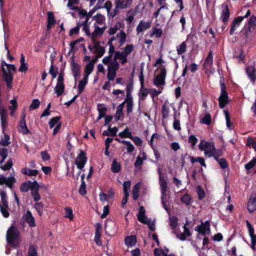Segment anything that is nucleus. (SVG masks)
<instances>
[{"instance_id":"obj_63","label":"nucleus","mask_w":256,"mask_h":256,"mask_svg":"<svg viewBox=\"0 0 256 256\" xmlns=\"http://www.w3.org/2000/svg\"><path fill=\"white\" fill-rule=\"evenodd\" d=\"M86 184L84 182H82L80 186L78 192L82 196H84L86 194Z\"/></svg>"},{"instance_id":"obj_46","label":"nucleus","mask_w":256,"mask_h":256,"mask_svg":"<svg viewBox=\"0 0 256 256\" xmlns=\"http://www.w3.org/2000/svg\"><path fill=\"white\" fill-rule=\"evenodd\" d=\"M178 219L176 216H172L170 218V226L172 230H175L178 226Z\"/></svg>"},{"instance_id":"obj_32","label":"nucleus","mask_w":256,"mask_h":256,"mask_svg":"<svg viewBox=\"0 0 256 256\" xmlns=\"http://www.w3.org/2000/svg\"><path fill=\"white\" fill-rule=\"evenodd\" d=\"M140 184H136L132 190V198L134 200H136L139 196Z\"/></svg>"},{"instance_id":"obj_52","label":"nucleus","mask_w":256,"mask_h":256,"mask_svg":"<svg viewBox=\"0 0 256 256\" xmlns=\"http://www.w3.org/2000/svg\"><path fill=\"white\" fill-rule=\"evenodd\" d=\"M216 160L218 162L222 168L224 169L228 168V163L224 158H218V160Z\"/></svg>"},{"instance_id":"obj_3","label":"nucleus","mask_w":256,"mask_h":256,"mask_svg":"<svg viewBox=\"0 0 256 256\" xmlns=\"http://www.w3.org/2000/svg\"><path fill=\"white\" fill-rule=\"evenodd\" d=\"M158 173L159 175V183L160 188V192L162 194V202L164 208L168 212L169 208L166 205L164 201V198L166 196V192L168 189V182L166 180H165L162 176V172L158 168Z\"/></svg>"},{"instance_id":"obj_55","label":"nucleus","mask_w":256,"mask_h":256,"mask_svg":"<svg viewBox=\"0 0 256 256\" xmlns=\"http://www.w3.org/2000/svg\"><path fill=\"white\" fill-rule=\"evenodd\" d=\"M65 213H66V217L70 219V220H72L74 218L73 212L72 210L70 208L66 207L64 208Z\"/></svg>"},{"instance_id":"obj_59","label":"nucleus","mask_w":256,"mask_h":256,"mask_svg":"<svg viewBox=\"0 0 256 256\" xmlns=\"http://www.w3.org/2000/svg\"><path fill=\"white\" fill-rule=\"evenodd\" d=\"M188 142L191 144L192 147L193 148L198 142V139L194 135H190L188 137Z\"/></svg>"},{"instance_id":"obj_12","label":"nucleus","mask_w":256,"mask_h":256,"mask_svg":"<svg viewBox=\"0 0 256 256\" xmlns=\"http://www.w3.org/2000/svg\"><path fill=\"white\" fill-rule=\"evenodd\" d=\"M72 61L70 62V65L72 66V70L73 74V76L76 80L78 77L80 75V66L77 63L75 62L74 60V56H72L71 57Z\"/></svg>"},{"instance_id":"obj_19","label":"nucleus","mask_w":256,"mask_h":256,"mask_svg":"<svg viewBox=\"0 0 256 256\" xmlns=\"http://www.w3.org/2000/svg\"><path fill=\"white\" fill-rule=\"evenodd\" d=\"M48 16V24L46 25V28L48 30H50L52 26L56 24V20L54 18V14L52 12H47Z\"/></svg>"},{"instance_id":"obj_15","label":"nucleus","mask_w":256,"mask_h":256,"mask_svg":"<svg viewBox=\"0 0 256 256\" xmlns=\"http://www.w3.org/2000/svg\"><path fill=\"white\" fill-rule=\"evenodd\" d=\"M132 1V0H115L114 4L116 6V8L124 9L130 6Z\"/></svg>"},{"instance_id":"obj_34","label":"nucleus","mask_w":256,"mask_h":256,"mask_svg":"<svg viewBox=\"0 0 256 256\" xmlns=\"http://www.w3.org/2000/svg\"><path fill=\"white\" fill-rule=\"evenodd\" d=\"M118 136L121 138H129L132 136L131 132L128 128H126L122 132L118 134Z\"/></svg>"},{"instance_id":"obj_47","label":"nucleus","mask_w":256,"mask_h":256,"mask_svg":"<svg viewBox=\"0 0 256 256\" xmlns=\"http://www.w3.org/2000/svg\"><path fill=\"white\" fill-rule=\"evenodd\" d=\"M28 256H38L36 248L34 245H30L28 252Z\"/></svg>"},{"instance_id":"obj_11","label":"nucleus","mask_w":256,"mask_h":256,"mask_svg":"<svg viewBox=\"0 0 256 256\" xmlns=\"http://www.w3.org/2000/svg\"><path fill=\"white\" fill-rule=\"evenodd\" d=\"M247 208L250 213L253 212L256 210V194H252L248 202Z\"/></svg>"},{"instance_id":"obj_16","label":"nucleus","mask_w":256,"mask_h":256,"mask_svg":"<svg viewBox=\"0 0 256 256\" xmlns=\"http://www.w3.org/2000/svg\"><path fill=\"white\" fill-rule=\"evenodd\" d=\"M246 72L252 82L254 83L256 80V69L253 66L246 68Z\"/></svg>"},{"instance_id":"obj_10","label":"nucleus","mask_w":256,"mask_h":256,"mask_svg":"<svg viewBox=\"0 0 256 256\" xmlns=\"http://www.w3.org/2000/svg\"><path fill=\"white\" fill-rule=\"evenodd\" d=\"M26 114L24 113L22 116L21 118L18 126V130L19 132L22 133L23 135H26L30 133V131L28 129L26 122L25 120Z\"/></svg>"},{"instance_id":"obj_42","label":"nucleus","mask_w":256,"mask_h":256,"mask_svg":"<svg viewBox=\"0 0 256 256\" xmlns=\"http://www.w3.org/2000/svg\"><path fill=\"white\" fill-rule=\"evenodd\" d=\"M60 119V116H55L50 119L48 124L50 128H53L56 124L59 123Z\"/></svg>"},{"instance_id":"obj_2","label":"nucleus","mask_w":256,"mask_h":256,"mask_svg":"<svg viewBox=\"0 0 256 256\" xmlns=\"http://www.w3.org/2000/svg\"><path fill=\"white\" fill-rule=\"evenodd\" d=\"M1 62L2 78L6 83L7 88L10 90L12 88L14 78L12 72H16V68L14 64H7L4 60H2Z\"/></svg>"},{"instance_id":"obj_49","label":"nucleus","mask_w":256,"mask_h":256,"mask_svg":"<svg viewBox=\"0 0 256 256\" xmlns=\"http://www.w3.org/2000/svg\"><path fill=\"white\" fill-rule=\"evenodd\" d=\"M122 144H124L126 146V150L128 153L132 152L134 150V146L130 142L127 140H123L122 142Z\"/></svg>"},{"instance_id":"obj_36","label":"nucleus","mask_w":256,"mask_h":256,"mask_svg":"<svg viewBox=\"0 0 256 256\" xmlns=\"http://www.w3.org/2000/svg\"><path fill=\"white\" fill-rule=\"evenodd\" d=\"M120 164L116 160H114L111 166V170L114 173H118L120 170Z\"/></svg>"},{"instance_id":"obj_23","label":"nucleus","mask_w":256,"mask_h":256,"mask_svg":"<svg viewBox=\"0 0 256 256\" xmlns=\"http://www.w3.org/2000/svg\"><path fill=\"white\" fill-rule=\"evenodd\" d=\"M21 172L23 174L32 176H37L39 172L36 170H30L26 168H24L21 170Z\"/></svg>"},{"instance_id":"obj_31","label":"nucleus","mask_w":256,"mask_h":256,"mask_svg":"<svg viewBox=\"0 0 256 256\" xmlns=\"http://www.w3.org/2000/svg\"><path fill=\"white\" fill-rule=\"evenodd\" d=\"M4 136L2 138L0 141V145L4 146H6L10 144V136L7 134H4Z\"/></svg>"},{"instance_id":"obj_21","label":"nucleus","mask_w":256,"mask_h":256,"mask_svg":"<svg viewBox=\"0 0 256 256\" xmlns=\"http://www.w3.org/2000/svg\"><path fill=\"white\" fill-rule=\"evenodd\" d=\"M151 26L150 22H144L141 20L136 27V30L138 33H140L144 30L149 28Z\"/></svg>"},{"instance_id":"obj_20","label":"nucleus","mask_w":256,"mask_h":256,"mask_svg":"<svg viewBox=\"0 0 256 256\" xmlns=\"http://www.w3.org/2000/svg\"><path fill=\"white\" fill-rule=\"evenodd\" d=\"M25 220L30 227H34L36 226L34 218L29 210L26 211Z\"/></svg>"},{"instance_id":"obj_28","label":"nucleus","mask_w":256,"mask_h":256,"mask_svg":"<svg viewBox=\"0 0 256 256\" xmlns=\"http://www.w3.org/2000/svg\"><path fill=\"white\" fill-rule=\"evenodd\" d=\"M176 51L178 55H182L186 51V42H183L176 46Z\"/></svg>"},{"instance_id":"obj_1","label":"nucleus","mask_w":256,"mask_h":256,"mask_svg":"<svg viewBox=\"0 0 256 256\" xmlns=\"http://www.w3.org/2000/svg\"><path fill=\"white\" fill-rule=\"evenodd\" d=\"M7 244L14 248H18L22 242L20 234L18 228L12 225L8 230L6 234Z\"/></svg>"},{"instance_id":"obj_9","label":"nucleus","mask_w":256,"mask_h":256,"mask_svg":"<svg viewBox=\"0 0 256 256\" xmlns=\"http://www.w3.org/2000/svg\"><path fill=\"white\" fill-rule=\"evenodd\" d=\"M87 160L86 153L84 151L80 150V153L78 154L75 160V164L78 168L82 170L86 163Z\"/></svg>"},{"instance_id":"obj_29","label":"nucleus","mask_w":256,"mask_h":256,"mask_svg":"<svg viewBox=\"0 0 256 256\" xmlns=\"http://www.w3.org/2000/svg\"><path fill=\"white\" fill-rule=\"evenodd\" d=\"M188 158H190V162L192 164H194L195 162H198L201 164L202 166L206 168V165L205 163L204 160L203 158H202V157L194 158L191 156H188Z\"/></svg>"},{"instance_id":"obj_26","label":"nucleus","mask_w":256,"mask_h":256,"mask_svg":"<svg viewBox=\"0 0 256 256\" xmlns=\"http://www.w3.org/2000/svg\"><path fill=\"white\" fill-rule=\"evenodd\" d=\"M114 58L115 60L117 59L122 60L121 63L122 64H124L127 62V56L124 54L123 52L119 51L116 52Z\"/></svg>"},{"instance_id":"obj_40","label":"nucleus","mask_w":256,"mask_h":256,"mask_svg":"<svg viewBox=\"0 0 256 256\" xmlns=\"http://www.w3.org/2000/svg\"><path fill=\"white\" fill-rule=\"evenodd\" d=\"M16 182V180L14 176H10L6 178V182L4 184L9 188H12Z\"/></svg>"},{"instance_id":"obj_53","label":"nucleus","mask_w":256,"mask_h":256,"mask_svg":"<svg viewBox=\"0 0 256 256\" xmlns=\"http://www.w3.org/2000/svg\"><path fill=\"white\" fill-rule=\"evenodd\" d=\"M94 52L96 53L97 58H101L105 52L104 48L101 46L94 49Z\"/></svg>"},{"instance_id":"obj_14","label":"nucleus","mask_w":256,"mask_h":256,"mask_svg":"<svg viewBox=\"0 0 256 256\" xmlns=\"http://www.w3.org/2000/svg\"><path fill=\"white\" fill-rule=\"evenodd\" d=\"M230 16V10L228 6H224L222 10L220 18L224 23V25H226Z\"/></svg>"},{"instance_id":"obj_62","label":"nucleus","mask_w":256,"mask_h":256,"mask_svg":"<svg viewBox=\"0 0 256 256\" xmlns=\"http://www.w3.org/2000/svg\"><path fill=\"white\" fill-rule=\"evenodd\" d=\"M30 194L34 201L38 202L40 200L39 190H31Z\"/></svg>"},{"instance_id":"obj_48","label":"nucleus","mask_w":256,"mask_h":256,"mask_svg":"<svg viewBox=\"0 0 256 256\" xmlns=\"http://www.w3.org/2000/svg\"><path fill=\"white\" fill-rule=\"evenodd\" d=\"M12 158H9L8 162L6 163L4 166H1L0 168L3 170H9L12 166Z\"/></svg>"},{"instance_id":"obj_7","label":"nucleus","mask_w":256,"mask_h":256,"mask_svg":"<svg viewBox=\"0 0 256 256\" xmlns=\"http://www.w3.org/2000/svg\"><path fill=\"white\" fill-rule=\"evenodd\" d=\"M119 64L116 61L112 62L108 66L107 78L111 81L113 80L116 74V70L119 68Z\"/></svg>"},{"instance_id":"obj_60","label":"nucleus","mask_w":256,"mask_h":256,"mask_svg":"<svg viewBox=\"0 0 256 256\" xmlns=\"http://www.w3.org/2000/svg\"><path fill=\"white\" fill-rule=\"evenodd\" d=\"M212 122L211 116L209 114H206L202 119V123L206 125H210Z\"/></svg>"},{"instance_id":"obj_51","label":"nucleus","mask_w":256,"mask_h":256,"mask_svg":"<svg viewBox=\"0 0 256 256\" xmlns=\"http://www.w3.org/2000/svg\"><path fill=\"white\" fill-rule=\"evenodd\" d=\"M133 90V78H132L129 82L126 84V94H132V92Z\"/></svg>"},{"instance_id":"obj_27","label":"nucleus","mask_w":256,"mask_h":256,"mask_svg":"<svg viewBox=\"0 0 256 256\" xmlns=\"http://www.w3.org/2000/svg\"><path fill=\"white\" fill-rule=\"evenodd\" d=\"M124 106V103H121L117 107L116 113L114 115V118L116 122L120 120V117L123 116L122 110Z\"/></svg>"},{"instance_id":"obj_44","label":"nucleus","mask_w":256,"mask_h":256,"mask_svg":"<svg viewBox=\"0 0 256 256\" xmlns=\"http://www.w3.org/2000/svg\"><path fill=\"white\" fill-rule=\"evenodd\" d=\"M255 166H256V158H253L248 163L245 164L244 168L247 170H249Z\"/></svg>"},{"instance_id":"obj_64","label":"nucleus","mask_w":256,"mask_h":256,"mask_svg":"<svg viewBox=\"0 0 256 256\" xmlns=\"http://www.w3.org/2000/svg\"><path fill=\"white\" fill-rule=\"evenodd\" d=\"M29 183L30 184V190H39L40 186L36 180H34L33 182L30 181Z\"/></svg>"},{"instance_id":"obj_37","label":"nucleus","mask_w":256,"mask_h":256,"mask_svg":"<svg viewBox=\"0 0 256 256\" xmlns=\"http://www.w3.org/2000/svg\"><path fill=\"white\" fill-rule=\"evenodd\" d=\"M52 63L53 60H52V64L49 70V74L52 76V79H54L56 77L58 73V68L57 67H55Z\"/></svg>"},{"instance_id":"obj_38","label":"nucleus","mask_w":256,"mask_h":256,"mask_svg":"<svg viewBox=\"0 0 256 256\" xmlns=\"http://www.w3.org/2000/svg\"><path fill=\"white\" fill-rule=\"evenodd\" d=\"M180 200L186 206H188L190 204L192 197L190 194H186L180 198Z\"/></svg>"},{"instance_id":"obj_13","label":"nucleus","mask_w":256,"mask_h":256,"mask_svg":"<svg viewBox=\"0 0 256 256\" xmlns=\"http://www.w3.org/2000/svg\"><path fill=\"white\" fill-rule=\"evenodd\" d=\"M244 20V18L242 16H238L234 18L230 25V34L232 35L236 30V28L238 27L240 22Z\"/></svg>"},{"instance_id":"obj_61","label":"nucleus","mask_w":256,"mask_h":256,"mask_svg":"<svg viewBox=\"0 0 256 256\" xmlns=\"http://www.w3.org/2000/svg\"><path fill=\"white\" fill-rule=\"evenodd\" d=\"M224 112L225 115L226 126L228 128H230L232 124V123L230 122V115L228 110H224Z\"/></svg>"},{"instance_id":"obj_58","label":"nucleus","mask_w":256,"mask_h":256,"mask_svg":"<svg viewBox=\"0 0 256 256\" xmlns=\"http://www.w3.org/2000/svg\"><path fill=\"white\" fill-rule=\"evenodd\" d=\"M223 155V152L221 149H216L215 148L214 155H212L213 158L215 160H218V158Z\"/></svg>"},{"instance_id":"obj_6","label":"nucleus","mask_w":256,"mask_h":256,"mask_svg":"<svg viewBox=\"0 0 256 256\" xmlns=\"http://www.w3.org/2000/svg\"><path fill=\"white\" fill-rule=\"evenodd\" d=\"M160 73L154 78V84L156 86H164L165 84V79L166 74V71L165 66L160 65Z\"/></svg>"},{"instance_id":"obj_56","label":"nucleus","mask_w":256,"mask_h":256,"mask_svg":"<svg viewBox=\"0 0 256 256\" xmlns=\"http://www.w3.org/2000/svg\"><path fill=\"white\" fill-rule=\"evenodd\" d=\"M94 18L96 20V22L99 24H102L105 20L104 16L100 14H96Z\"/></svg>"},{"instance_id":"obj_43","label":"nucleus","mask_w":256,"mask_h":256,"mask_svg":"<svg viewBox=\"0 0 256 256\" xmlns=\"http://www.w3.org/2000/svg\"><path fill=\"white\" fill-rule=\"evenodd\" d=\"M30 181L24 182L22 183L20 186V190L22 192H26L30 190Z\"/></svg>"},{"instance_id":"obj_18","label":"nucleus","mask_w":256,"mask_h":256,"mask_svg":"<svg viewBox=\"0 0 256 256\" xmlns=\"http://www.w3.org/2000/svg\"><path fill=\"white\" fill-rule=\"evenodd\" d=\"M213 64V53L210 50L206 58L204 60L203 66L204 68H210Z\"/></svg>"},{"instance_id":"obj_22","label":"nucleus","mask_w":256,"mask_h":256,"mask_svg":"<svg viewBox=\"0 0 256 256\" xmlns=\"http://www.w3.org/2000/svg\"><path fill=\"white\" fill-rule=\"evenodd\" d=\"M150 94V88H147L144 87V84L140 85V88L138 93L140 100H144L148 94Z\"/></svg>"},{"instance_id":"obj_39","label":"nucleus","mask_w":256,"mask_h":256,"mask_svg":"<svg viewBox=\"0 0 256 256\" xmlns=\"http://www.w3.org/2000/svg\"><path fill=\"white\" fill-rule=\"evenodd\" d=\"M194 230L201 234L202 236H205L206 235V232H208L209 230H207L203 225H197L195 228Z\"/></svg>"},{"instance_id":"obj_8","label":"nucleus","mask_w":256,"mask_h":256,"mask_svg":"<svg viewBox=\"0 0 256 256\" xmlns=\"http://www.w3.org/2000/svg\"><path fill=\"white\" fill-rule=\"evenodd\" d=\"M8 116V114L6 109L2 105L1 102H0V123L2 132L3 134H4L6 128L8 125V122L7 121Z\"/></svg>"},{"instance_id":"obj_24","label":"nucleus","mask_w":256,"mask_h":256,"mask_svg":"<svg viewBox=\"0 0 256 256\" xmlns=\"http://www.w3.org/2000/svg\"><path fill=\"white\" fill-rule=\"evenodd\" d=\"M0 195L1 196V201L2 206L5 208H8V204L7 200V196L6 191L4 189H0Z\"/></svg>"},{"instance_id":"obj_45","label":"nucleus","mask_w":256,"mask_h":256,"mask_svg":"<svg viewBox=\"0 0 256 256\" xmlns=\"http://www.w3.org/2000/svg\"><path fill=\"white\" fill-rule=\"evenodd\" d=\"M98 116L97 118V121L106 116V112L107 110V108L106 107H98Z\"/></svg>"},{"instance_id":"obj_17","label":"nucleus","mask_w":256,"mask_h":256,"mask_svg":"<svg viewBox=\"0 0 256 256\" xmlns=\"http://www.w3.org/2000/svg\"><path fill=\"white\" fill-rule=\"evenodd\" d=\"M124 244L128 247L134 246L137 242L136 237L135 235L126 236L124 238Z\"/></svg>"},{"instance_id":"obj_57","label":"nucleus","mask_w":256,"mask_h":256,"mask_svg":"<svg viewBox=\"0 0 256 256\" xmlns=\"http://www.w3.org/2000/svg\"><path fill=\"white\" fill-rule=\"evenodd\" d=\"M94 68V66H92V64H90L88 63L84 66V73L90 74L92 72Z\"/></svg>"},{"instance_id":"obj_41","label":"nucleus","mask_w":256,"mask_h":256,"mask_svg":"<svg viewBox=\"0 0 256 256\" xmlns=\"http://www.w3.org/2000/svg\"><path fill=\"white\" fill-rule=\"evenodd\" d=\"M44 204L42 202H38L34 204V208L38 213L40 216H42L44 212Z\"/></svg>"},{"instance_id":"obj_35","label":"nucleus","mask_w":256,"mask_h":256,"mask_svg":"<svg viewBox=\"0 0 256 256\" xmlns=\"http://www.w3.org/2000/svg\"><path fill=\"white\" fill-rule=\"evenodd\" d=\"M116 36L117 38H119V42L120 46L123 45L126 41V34L123 30H122L120 32L116 35Z\"/></svg>"},{"instance_id":"obj_50","label":"nucleus","mask_w":256,"mask_h":256,"mask_svg":"<svg viewBox=\"0 0 256 256\" xmlns=\"http://www.w3.org/2000/svg\"><path fill=\"white\" fill-rule=\"evenodd\" d=\"M199 200H202L206 196V194L204 190L200 186H198L196 190Z\"/></svg>"},{"instance_id":"obj_4","label":"nucleus","mask_w":256,"mask_h":256,"mask_svg":"<svg viewBox=\"0 0 256 256\" xmlns=\"http://www.w3.org/2000/svg\"><path fill=\"white\" fill-rule=\"evenodd\" d=\"M220 94L218 98L219 106L220 108H224L228 102V94L226 90V86L224 83L220 80Z\"/></svg>"},{"instance_id":"obj_5","label":"nucleus","mask_w":256,"mask_h":256,"mask_svg":"<svg viewBox=\"0 0 256 256\" xmlns=\"http://www.w3.org/2000/svg\"><path fill=\"white\" fill-rule=\"evenodd\" d=\"M198 148L200 150L204 151L205 155L208 158L212 156L216 148L214 142H206L204 144L202 142L199 144Z\"/></svg>"},{"instance_id":"obj_54","label":"nucleus","mask_w":256,"mask_h":256,"mask_svg":"<svg viewBox=\"0 0 256 256\" xmlns=\"http://www.w3.org/2000/svg\"><path fill=\"white\" fill-rule=\"evenodd\" d=\"M40 104V102L38 99H34L30 106V110H34L38 108Z\"/></svg>"},{"instance_id":"obj_25","label":"nucleus","mask_w":256,"mask_h":256,"mask_svg":"<svg viewBox=\"0 0 256 256\" xmlns=\"http://www.w3.org/2000/svg\"><path fill=\"white\" fill-rule=\"evenodd\" d=\"M166 104H168L167 101L164 102L162 108V119H166L169 116L170 107Z\"/></svg>"},{"instance_id":"obj_30","label":"nucleus","mask_w":256,"mask_h":256,"mask_svg":"<svg viewBox=\"0 0 256 256\" xmlns=\"http://www.w3.org/2000/svg\"><path fill=\"white\" fill-rule=\"evenodd\" d=\"M65 86L64 84H57L54 88L55 92L57 96L58 97L60 96L64 91Z\"/></svg>"},{"instance_id":"obj_33","label":"nucleus","mask_w":256,"mask_h":256,"mask_svg":"<svg viewBox=\"0 0 256 256\" xmlns=\"http://www.w3.org/2000/svg\"><path fill=\"white\" fill-rule=\"evenodd\" d=\"M8 149L4 148H0V157L2 158L0 160V164H2L8 156Z\"/></svg>"}]
</instances>
